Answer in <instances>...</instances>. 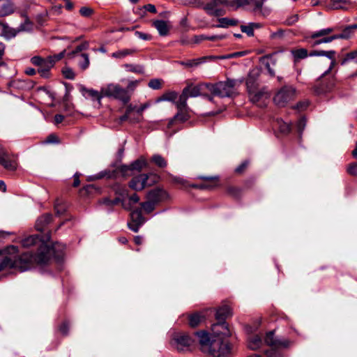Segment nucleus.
I'll return each mask as SVG.
<instances>
[{
  "mask_svg": "<svg viewBox=\"0 0 357 357\" xmlns=\"http://www.w3.org/2000/svg\"><path fill=\"white\" fill-rule=\"evenodd\" d=\"M65 246L59 243H55L52 248L40 243L38 251L36 255L30 252H24L20 256H14L17 252V247L11 245L8 248L9 255L4 257L0 261V271L5 269L15 268L20 272L29 270L33 262L45 265L48 264L52 257L59 261L63 256Z\"/></svg>",
  "mask_w": 357,
  "mask_h": 357,
  "instance_id": "obj_1",
  "label": "nucleus"
},
{
  "mask_svg": "<svg viewBox=\"0 0 357 357\" xmlns=\"http://www.w3.org/2000/svg\"><path fill=\"white\" fill-rule=\"evenodd\" d=\"M264 344L270 347V349L265 351L267 357H281L280 349L289 347L291 342L287 339L275 337L273 331L266 333L264 341L257 335H251L248 339V346L252 350L260 349Z\"/></svg>",
  "mask_w": 357,
  "mask_h": 357,
  "instance_id": "obj_2",
  "label": "nucleus"
},
{
  "mask_svg": "<svg viewBox=\"0 0 357 357\" xmlns=\"http://www.w3.org/2000/svg\"><path fill=\"white\" fill-rule=\"evenodd\" d=\"M241 82V81H239V83ZM238 84V80L230 79L215 84L209 83V92L213 96L220 98L234 97L237 93L236 86Z\"/></svg>",
  "mask_w": 357,
  "mask_h": 357,
  "instance_id": "obj_3",
  "label": "nucleus"
},
{
  "mask_svg": "<svg viewBox=\"0 0 357 357\" xmlns=\"http://www.w3.org/2000/svg\"><path fill=\"white\" fill-rule=\"evenodd\" d=\"M102 93L105 97L113 98L127 104L130 100V94L128 90L117 84H109L102 86Z\"/></svg>",
  "mask_w": 357,
  "mask_h": 357,
  "instance_id": "obj_4",
  "label": "nucleus"
},
{
  "mask_svg": "<svg viewBox=\"0 0 357 357\" xmlns=\"http://www.w3.org/2000/svg\"><path fill=\"white\" fill-rule=\"evenodd\" d=\"M213 334L215 335V339L213 340L208 354L214 357L227 356L231 351V347L227 341L223 340L222 336L224 335L221 333V331H216V333L213 332Z\"/></svg>",
  "mask_w": 357,
  "mask_h": 357,
  "instance_id": "obj_5",
  "label": "nucleus"
},
{
  "mask_svg": "<svg viewBox=\"0 0 357 357\" xmlns=\"http://www.w3.org/2000/svg\"><path fill=\"white\" fill-rule=\"evenodd\" d=\"M194 339L188 334L183 332H175L172 335L170 344L178 351H185L191 349Z\"/></svg>",
  "mask_w": 357,
  "mask_h": 357,
  "instance_id": "obj_6",
  "label": "nucleus"
},
{
  "mask_svg": "<svg viewBox=\"0 0 357 357\" xmlns=\"http://www.w3.org/2000/svg\"><path fill=\"white\" fill-rule=\"evenodd\" d=\"M231 314V308L229 306L224 305L219 307L215 313V317L218 323L212 326V331L216 333V331H221L223 335H229V331L225 320Z\"/></svg>",
  "mask_w": 357,
  "mask_h": 357,
  "instance_id": "obj_7",
  "label": "nucleus"
},
{
  "mask_svg": "<svg viewBox=\"0 0 357 357\" xmlns=\"http://www.w3.org/2000/svg\"><path fill=\"white\" fill-rule=\"evenodd\" d=\"M158 178L155 174H139L131 179L129 182V187L136 191L142 190L144 188L157 183Z\"/></svg>",
  "mask_w": 357,
  "mask_h": 357,
  "instance_id": "obj_8",
  "label": "nucleus"
},
{
  "mask_svg": "<svg viewBox=\"0 0 357 357\" xmlns=\"http://www.w3.org/2000/svg\"><path fill=\"white\" fill-rule=\"evenodd\" d=\"M296 96V89L291 86L282 87L275 95L273 101L279 107H284L294 100Z\"/></svg>",
  "mask_w": 357,
  "mask_h": 357,
  "instance_id": "obj_9",
  "label": "nucleus"
},
{
  "mask_svg": "<svg viewBox=\"0 0 357 357\" xmlns=\"http://www.w3.org/2000/svg\"><path fill=\"white\" fill-rule=\"evenodd\" d=\"M32 64L38 67V71L43 77L47 78L50 76V71L54 66L53 57L43 59L39 56H35L31 59Z\"/></svg>",
  "mask_w": 357,
  "mask_h": 357,
  "instance_id": "obj_10",
  "label": "nucleus"
},
{
  "mask_svg": "<svg viewBox=\"0 0 357 357\" xmlns=\"http://www.w3.org/2000/svg\"><path fill=\"white\" fill-rule=\"evenodd\" d=\"M333 28L328 27L312 32L310 38L312 39H316L314 41L312 46H317L322 43H329L335 40L334 35L329 36L332 32H333Z\"/></svg>",
  "mask_w": 357,
  "mask_h": 357,
  "instance_id": "obj_11",
  "label": "nucleus"
},
{
  "mask_svg": "<svg viewBox=\"0 0 357 357\" xmlns=\"http://www.w3.org/2000/svg\"><path fill=\"white\" fill-rule=\"evenodd\" d=\"M197 6H204V9L210 15H221L220 10L217 7L227 3L226 0H195Z\"/></svg>",
  "mask_w": 357,
  "mask_h": 357,
  "instance_id": "obj_12",
  "label": "nucleus"
},
{
  "mask_svg": "<svg viewBox=\"0 0 357 357\" xmlns=\"http://www.w3.org/2000/svg\"><path fill=\"white\" fill-rule=\"evenodd\" d=\"M249 98L253 103L262 106L264 102L270 98V94L266 87H257L254 90L248 91Z\"/></svg>",
  "mask_w": 357,
  "mask_h": 357,
  "instance_id": "obj_13",
  "label": "nucleus"
},
{
  "mask_svg": "<svg viewBox=\"0 0 357 357\" xmlns=\"http://www.w3.org/2000/svg\"><path fill=\"white\" fill-rule=\"evenodd\" d=\"M79 90L86 99H89L93 102H96L98 107L101 106V100L103 97H105L102 93V87H101L100 91H98L93 89H88L83 85H80Z\"/></svg>",
  "mask_w": 357,
  "mask_h": 357,
  "instance_id": "obj_14",
  "label": "nucleus"
},
{
  "mask_svg": "<svg viewBox=\"0 0 357 357\" xmlns=\"http://www.w3.org/2000/svg\"><path fill=\"white\" fill-rule=\"evenodd\" d=\"M0 165L9 171H14L17 167L16 158L9 155L1 145H0Z\"/></svg>",
  "mask_w": 357,
  "mask_h": 357,
  "instance_id": "obj_15",
  "label": "nucleus"
},
{
  "mask_svg": "<svg viewBox=\"0 0 357 357\" xmlns=\"http://www.w3.org/2000/svg\"><path fill=\"white\" fill-rule=\"evenodd\" d=\"M144 222L145 219L142 215V209L136 208L130 213V221L128 223V226L132 231L137 232Z\"/></svg>",
  "mask_w": 357,
  "mask_h": 357,
  "instance_id": "obj_16",
  "label": "nucleus"
},
{
  "mask_svg": "<svg viewBox=\"0 0 357 357\" xmlns=\"http://www.w3.org/2000/svg\"><path fill=\"white\" fill-rule=\"evenodd\" d=\"M195 335L198 339L202 350L205 353H208L212 343L213 342V340L215 339V335H214L213 333L209 335L205 331L197 332Z\"/></svg>",
  "mask_w": 357,
  "mask_h": 357,
  "instance_id": "obj_17",
  "label": "nucleus"
},
{
  "mask_svg": "<svg viewBox=\"0 0 357 357\" xmlns=\"http://www.w3.org/2000/svg\"><path fill=\"white\" fill-rule=\"evenodd\" d=\"M267 0H255L250 5L247 10L254 13L256 15H260L264 17L268 15L272 8L269 6H265L264 3Z\"/></svg>",
  "mask_w": 357,
  "mask_h": 357,
  "instance_id": "obj_18",
  "label": "nucleus"
},
{
  "mask_svg": "<svg viewBox=\"0 0 357 357\" xmlns=\"http://www.w3.org/2000/svg\"><path fill=\"white\" fill-rule=\"evenodd\" d=\"M183 89H188L187 91V95H188V98L197 97L199 96L202 95L206 90L209 91V83L203 82L196 86L190 84L184 88Z\"/></svg>",
  "mask_w": 357,
  "mask_h": 357,
  "instance_id": "obj_19",
  "label": "nucleus"
},
{
  "mask_svg": "<svg viewBox=\"0 0 357 357\" xmlns=\"http://www.w3.org/2000/svg\"><path fill=\"white\" fill-rule=\"evenodd\" d=\"M147 199L157 204L168 197L167 192L161 188H155L149 191L147 194Z\"/></svg>",
  "mask_w": 357,
  "mask_h": 357,
  "instance_id": "obj_20",
  "label": "nucleus"
},
{
  "mask_svg": "<svg viewBox=\"0 0 357 357\" xmlns=\"http://www.w3.org/2000/svg\"><path fill=\"white\" fill-rule=\"evenodd\" d=\"M15 10V6L12 0H0V17L9 16Z\"/></svg>",
  "mask_w": 357,
  "mask_h": 357,
  "instance_id": "obj_21",
  "label": "nucleus"
},
{
  "mask_svg": "<svg viewBox=\"0 0 357 357\" xmlns=\"http://www.w3.org/2000/svg\"><path fill=\"white\" fill-rule=\"evenodd\" d=\"M259 76V70L258 69H252L250 71L246 79V86L248 91L254 90L259 87L258 78Z\"/></svg>",
  "mask_w": 357,
  "mask_h": 357,
  "instance_id": "obj_22",
  "label": "nucleus"
},
{
  "mask_svg": "<svg viewBox=\"0 0 357 357\" xmlns=\"http://www.w3.org/2000/svg\"><path fill=\"white\" fill-rule=\"evenodd\" d=\"M318 53H319V56H326L331 60V63H330L329 68L321 75V77H323L326 76L327 74H328L332 70V69L335 67V66L336 65V61H335V52L334 50H330V51L318 50Z\"/></svg>",
  "mask_w": 357,
  "mask_h": 357,
  "instance_id": "obj_23",
  "label": "nucleus"
},
{
  "mask_svg": "<svg viewBox=\"0 0 357 357\" xmlns=\"http://www.w3.org/2000/svg\"><path fill=\"white\" fill-rule=\"evenodd\" d=\"M17 34L15 29L11 28L8 24L0 20V36L7 39L12 38Z\"/></svg>",
  "mask_w": 357,
  "mask_h": 357,
  "instance_id": "obj_24",
  "label": "nucleus"
},
{
  "mask_svg": "<svg viewBox=\"0 0 357 357\" xmlns=\"http://www.w3.org/2000/svg\"><path fill=\"white\" fill-rule=\"evenodd\" d=\"M153 26L158 30L161 36H166L168 35L170 26L168 22L164 20H155L153 22Z\"/></svg>",
  "mask_w": 357,
  "mask_h": 357,
  "instance_id": "obj_25",
  "label": "nucleus"
},
{
  "mask_svg": "<svg viewBox=\"0 0 357 357\" xmlns=\"http://www.w3.org/2000/svg\"><path fill=\"white\" fill-rule=\"evenodd\" d=\"M189 118L190 116L188 114V109L178 110L176 114L169 120L168 127H171L173 125V123L176 121L183 123L188 121Z\"/></svg>",
  "mask_w": 357,
  "mask_h": 357,
  "instance_id": "obj_26",
  "label": "nucleus"
},
{
  "mask_svg": "<svg viewBox=\"0 0 357 357\" xmlns=\"http://www.w3.org/2000/svg\"><path fill=\"white\" fill-rule=\"evenodd\" d=\"M333 86V80L330 81L329 83L326 84H323L321 82H319L314 85L313 90L317 95H321L331 91Z\"/></svg>",
  "mask_w": 357,
  "mask_h": 357,
  "instance_id": "obj_27",
  "label": "nucleus"
},
{
  "mask_svg": "<svg viewBox=\"0 0 357 357\" xmlns=\"http://www.w3.org/2000/svg\"><path fill=\"white\" fill-rule=\"evenodd\" d=\"M214 57L213 56H202L197 59L183 61L180 62V64L185 67H197V66L206 62L207 60L212 59Z\"/></svg>",
  "mask_w": 357,
  "mask_h": 357,
  "instance_id": "obj_28",
  "label": "nucleus"
},
{
  "mask_svg": "<svg viewBox=\"0 0 357 357\" xmlns=\"http://www.w3.org/2000/svg\"><path fill=\"white\" fill-rule=\"evenodd\" d=\"M52 215L51 214L47 213L42 215L37 220L36 222V229L38 231H43L45 227L52 221Z\"/></svg>",
  "mask_w": 357,
  "mask_h": 357,
  "instance_id": "obj_29",
  "label": "nucleus"
},
{
  "mask_svg": "<svg viewBox=\"0 0 357 357\" xmlns=\"http://www.w3.org/2000/svg\"><path fill=\"white\" fill-rule=\"evenodd\" d=\"M261 27L260 24L255 23V22H250L248 24H242L241 25V31L243 33H245L248 35L249 37L254 36V30L255 29H259Z\"/></svg>",
  "mask_w": 357,
  "mask_h": 357,
  "instance_id": "obj_30",
  "label": "nucleus"
},
{
  "mask_svg": "<svg viewBox=\"0 0 357 357\" xmlns=\"http://www.w3.org/2000/svg\"><path fill=\"white\" fill-rule=\"evenodd\" d=\"M188 90V89H183L182 93L178 98V100L175 102L178 110L188 109L187 105V100L188 98V95H187Z\"/></svg>",
  "mask_w": 357,
  "mask_h": 357,
  "instance_id": "obj_31",
  "label": "nucleus"
},
{
  "mask_svg": "<svg viewBox=\"0 0 357 357\" xmlns=\"http://www.w3.org/2000/svg\"><path fill=\"white\" fill-rule=\"evenodd\" d=\"M356 24L351 25L347 26L341 33L340 34H334L336 39H348L351 37L354 33V30L357 29L356 27Z\"/></svg>",
  "mask_w": 357,
  "mask_h": 357,
  "instance_id": "obj_32",
  "label": "nucleus"
},
{
  "mask_svg": "<svg viewBox=\"0 0 357 357\" xmlns=\"http://www.w3.org/2000/svg\"><path fill=\"white\" fill-rule=\"evenodd\" d=\"M202 178L205 181V183L199 185H196V187L201 189H206L213 188L218 185V177L203 176Z\"/></svg>",
  "mask_w": 357,
  "mask_h": 357,
  "instance_id": "obj_33",
  "label": "nucleus"
},
{
  "mask_svg": "<svg viewBox=\"0 0 357 357\" xmlns=\"http://www.w3.org/2000/svg\"><path fill=\"white\" fill-rule=\"evenodd\" d=\"M261 61L265 65V66L268 72V74L271 77H274L275 73V71L273 70V69L271 68V64H272L273 66L275 65V59H273L272 58V56H265L261 59Z\"/></svg>",
  "mask_w": 357,
  "mask_h": 357,
  "instance_id": "obj_34",
  "label": "nucleus"
},
{
  "mask_svg": "<svg viewBox=\"0 0 357 357\" xmlns=\"http://www.w3.org/2000/svg\"><path fill=\"white\" fill-rule=\"evenodd\" d=\"M255 0H233L230 2L229 6L234 9H238L241 7L247 9Z\"/></svg>",
  "mask_w": 357,
  "mask_h": 357,
  "instance_id": "obj_35",
  "label": "nucleus"
},
{
  "mask_svg": "<svg viewBox=\"0 0 357 357\" xmlns=\"http://www.w3.org/2000/svg\"><path fill=\"white\" fill-rule=\"evenodd\" d=\"M220 24L217 27L227 28L230 26H236L238 24V20L236 19H230L228 17H222L218 20Z\"/></svg>",
  "mask_w": 357,
  "mask_h": 357,
  "instance_id": "obj_36",
  "label": "nucleus"
},
{
  "mask_svg": "<svg viewBox=\"0 0 357 357\" xmlns=\"http://www.w3.org/2000/svg\"><path fill=\"white\" fill-rule=\"evenodd\" d=\"M40 242V238L38 235L29 236L22 241V245L24 248H29L32 245H36Z\"/></svg>",
  "mask_w": 357,
  "mask_h": 357,
  "instance_id": "obj_37",
  "label": "nucleus"
},
{
  "mask_svg": "<svg viewBox=\"0 0 357 357\" xmlns=\"http://www.w3.org/2000/svg\"><path fill=\"white\" fill-rule=\"evenodd\" d=\"M275 126L278 127L280 132L283 134H287L291 130V125L282 119H278L275 121Z\"/></svg>",
  "mask_w": 357,
  "mask_h": 357,
  "instance_id": "obj_38",
  "label": "nucleus"
},
{
  "mask_svg": "<svg viewBox=\"0 0 357 357\" xmlns=\"http://www.w3.org/2000/svg\"><path fill=\"white\" fill-rule=\"evenodd\" d=\"M23 17H24V22L22 23L17 29H15V30L17 31V33L22 31H29L32 29L33 24L29 20V19L27 17V16L24 15L22 14Z\"/></svg>",
  "mask_w": 357,
  "mask_h": 357,
  "instance_id": "obj_39",
  "label": "nucleus"
},
{
  "mask_svg": "<svg viewBox=\"0 0 357 357\" xmlns=\"http://www.w3.org/2000/svg\"><path fill=\"white\" fill-rule=\"evenodd\" d=\"M177 93L175 91H168L165 93L161 97L156 100V102H159L160 101H170L174 102L177 98Z\"/></svg>",
  "mask_w": 357,
  "mask_h": 357,
  "instance_id": "obj_40",
  "label": "nucleus"
},
{
  "mask_svg": "<svg viewBox=\"0 0 357 357\" xmlns=\"http://www.w3.org/2000/svg\"><path fill=\"white\" fill-rule=\"evenodd\" d=\"M291 54L295 60L303 59L308 56L307 50L304 48L294 50L291 51Z\"/></svg>",
  "mask_w": 357,
  "mask_h": 357,
  "instance_id": "obj_41",
  "label": "nucleus"
},
{
  "mask_svg": "<svg viewBox=\"0 0 357 357\" xmlns=\"http://www.w3.org/2000/svg\"><path fill=\"white\" fill-rule=\"evenodd\" d=\"M135 52V50L130 49H124L118 50L112 54V56L116 59H123L128 55H130Z\"/></svg>",
  "mask_w": 357,
  "mask_h": 357,
  "instance_id": "obj_42",
  "label": "nucleus"
},
{
  "mask_svg": "<svg viewBox=\"0 0 357 357\" xmlns=\"http://www.w3.org/2000/svg\"><path fill=\"white\" fill-rule=\"evenodd\" d=\"M351 61H354L357 63V50L346 54L344 58L341 61V65L344 66Z\"/></svg>",
  "mask_w": 357,
  "mask_h": 357,
  "instance_id": "obj_43",
  "label": "nucleus"
},
{
  "mask_svg": "<svg viewBox=\"0 0 357 357\" xmlns=\"http://www.w3.org/2000/svg\"><path fill=\"white\" fill-rule=\"evenodd\" d=\"M146 165V160L144 158H140L139 160H137L134 161L130 166V169L132 170H137L140 171L143 169L144 167H145Z\"/></svg>",
  "mask_w": 357,
  "mask_h": 357,
  "instance_id": "obj_44",
  "label": "nucleus"
},
{
  "mask_svg": "<svg viewBox=\"0 0 357 357\" xmlns=\"http://www.w3.org/2000/svg\"><path fill=\"white\" fill-rule=\"evenodd\" d=\"M139 201V197L137 194H133L129 197V202L127 204L124 201L122 202L123 207L126 210H131V204H136Z\"/></svg>",
  "mask_w": 357,
  "mask_h": 357,
  "instance_id": "obj_45",
  "label": "nucleus"
},
{
  "mask_svg": "<svg viewBox=\"0 0 357 357\" xmlns=\"http://www.w3.org/2000/svg\"><path fill=\"white\" fill-rule=\"evenodd\" d=\"M124 67L126 69V70L129 72H132L139 74L144 73V68L139 65L125 64Z\"/></svg>",
  "mask_w": 357,
  "mask_h": 357,
  "instance_id": "obj_46",
  "label": "nucleus"
},
{
  "mask_svg": "<svg viewBox=\"0 0 357 357\" xmlns=\"http://www.w3.org/2000/svg\"><path fill=\"white\" fill-rule=\"evenodd\" d=\"M202 321V316L199 313H195L190 316L189 324L192 327L197 326Z\"/></svg>",
  "mask_w": 357,
  "mask_h": 357,
  "instance_id": "obj_47",
  "label": "nucleus"
},
{
  "mask_svg": "<svg viewBox=\"0 0 357 357\" xmlns=\"http://www.w3.org/2000/svg\"><path fill=\"white\" fill-rule=\"evenodd\" d=\"M151 161L159 167H165L167 166V162L160 155H154L151 158Z\"/></svg>",
  "mask_w": 357,
  "mask_h": 357,
  "instance_id": "obj_48",
  "label": "nucleus"
},
{
  "mask_svg": "<svg viewBox=\"0 0 357 357\" xmlns=\"http://www.w3.org/2000/svg\"><path fill=\"white\" fill-rule=\"evenodd\" d=\"M155 204H156L148 199L147 202L141 203V206L146 213H149L155 209Z\"/></svg>",
  "mask_w": 357,
  "mask_h": 357,
  "instance_id": "obj_49",
  "label": "nucleus"
},
{
  "mask_svg": "<svg viewBox=\"0 0 357 357\" xmlns=\"http://www.w3.org/2000/svg\"><path fill=\"white\" fill-rule=\"evenodd\" d=\"M88 43H84L78 45L75 50L68 54L69 58H73L76 54L81 52L82 50H86L88 47Z\"/></svg>",
  "mask_w": 357,
  "mask_h": 357,
  "instance_id": "obj_50",
  "label": "nucleus"
},
{
  "mask_svg": "<svg viewBox=\"0 0 357 357\" xmlns=\"http://www.w3.org/2000/svg\"><path fill=\"white\" fill-rule=\"evenodd\" d=\"M162 82V79H152L149 81L148 86L153 89L157 90L161 88Z\"/></svg>",
  "mask_w": 357,
  "mask_h": 357,
  "instance_id": "obj_51",
  "label": "nucleus"
},
{
  "mask_svg": "<svg viewBox=\"0 0 357 357\" xmlns=\"http://www.w3.org/2000/svg\"><path fill=\"white\" fill-rule=\"evenodd\" d=\"M63 76L68 79H73L75 77L74 71L70 68H64L62 70Z\"/></svg>",
  "mask_w": 357,
  "mask_h": 357,
  "instance_id": "obj_52",
  "label": "nucleus"
},
{
  "mask_svg": "<svg viewBox=\"0 0 357 357\" xmlns=\"http://www.w3.org/2000/svg\"><path fill=\"white\" fill-rule=\"evenodd\" d=\"M138 83H139V81H137V80L130 81L127 87L126 88V90H128V94H130V97L132 96L133 91L135 90L136 87L137 86Z\"/></svg>",
  "mask_w": 357,
  "mask_h": 357,
  "instance_id": "obj_53",
  "label": "nucleus"
},
{
  "mask_svg": "<svg viewBox=\"0 0 357 357\" xmlns=\"http://www.w3.org/2000/svg\"><path fill=\"white\" fill-rule=\"evenodd\" d=\"M83 61L79 62V66L82 70H86L89 66V59L86 54H82Z\"/></svg>",
  "mask_w": 357,
  "mask_h": 357,
  "instance_id": "obj_54",
  "label": "nucleus"
},
{
  "mask_svg": "<svg viewBox=\"0 0 357 357\" xmlns=\"http://www.w3.org/2000/svg\"><path fill=\"white\" fill-rule=\"evenodd\" d=\"M305 125H306V120L305 118H303V117L301 118L298 121L297 124H296V128H297L298 132L300 135L302 133V132L305 129Z\"/></svg>",
  "mask_w": 357,
  "mask_h": 357,
  "instance_id": "obj_55",
  "label": "nucleus"
},
{
  "mask_svg": "<svg viewBox=\"0 0 357 357\" xmlns=\"http://www.w3.org/2000/svg\"><path fill=\"white\" fill-rule=\"evenodd\" d=\"M93 13V10L89 7L84 6L82 7L79 10V13L83 17H90Z\"/></svg>",
  "mask_w": 357,
  "mask_h": 357,
  "instance_id": "obj_56",
  "label": "nucleus"
},
{
  "mask_svg": "<svg viewBox=\"0 0 357 357\" xmlns=\"http://www.w3.org/2000/svg\"><path fill=\"white\" fill-rule=\"evenodd\" d=\"M299 15L298 14H294L289 16L285 21V24L288 26H291L298 22Z\"/></svg>",
  "mask_w": 357,
  "mask_h": 357,
  "instance_id": "obj_57",
  "label": "nucleus"
},
{
  "mask_svg": "<svg viewBox=\"0 0 357 357\" xmlns=\"http://www.w3.org/2000/svg\"><path fill=\"white\" fill-rule=\"evenodd\" d=\"M152 103L151 101H148L143 105H142L139 107L137 108L136 113L139 114V116H142L143 112L150 107L151 106Z\"/></svg>",
  "mask_w": 357,
  "mask_h": 357,
  "instance_id": "obj_58",
  "label": "nucleus"
},
{
  "mask_svg": "<svg viewBox=\"0 0 357 357\" xmlns=\"http://www.w3.org/2000/svg\"><path fill=\"white\" fill-rule=\"evenodd\" d=\"M204 40H206V35H204V34L196 35V36H194L193 38H192V44H198Z\"/></svg>",
  "mask_w": 357,
  "mask_h": 357,
  "instance_id": "obj_59",
  "label": "nucleus"
},
{
  "mask_svg": "<svg viewBox=\"0 0 357 357\" xmlns=\"http://www.w3.org/2000/svg\"><path fill=\"white\" fill-rule=\"evenodd\" d=\"M347 172L351 175L357 176V163L351 164L347 168Z\"/></svg>",
  "mask_w": 357,
  "mask_h": 357,
  "instance_id": "obj_60",
  "label": "nucleus"
},
{
  "mask_svg": "<svg viewBox=\"0 0 357 357\" xmlns=\"http://www.w3.org/2000/svg\"><path fill=\"white\" fill-rule=\"evenodd\" d=\"M332 8L333 9L343 8L342 4L344 3L342 0H331Z\"/></svg>",
  "mask_w": 357,
  "mask_h": 357,
  "instance_id": "obj_61",
  "label": "nucleus"
},
{
  "mask_svg": "<svg viewBox=\"0 0 357 357\" xmlns=\"http://www.w3.org/2000/svg\"><path fill=\"white\" fill-rule=\"evenodd\" d=\"M120 202L119 198L114 199V200H110L108 198H105L102 199V204L109 206H113L117 204Z\"/></svg>",
  "mask_w": 357,
  "mask_h": 357,
  "instance_id": "obj_62",
  "label": "nucleus"
},
{
  "mask_svg": "<svg viewBox=\"0 0 357 357\" xmlns=\"http://www.w3.org/2000/svg\"><path fill=\"white\" fill-rule=\"evenodd\" d=\"M135 35L139 38L144 40H150L151 38V36L149 34H147V33H142V32H140V31H136L135 32Z\"/></svg>",
  "mask_w": 357,
  "mask_h": 357,
  "instance_id": "obj_63",
  "label": "nucleus"
},
{
  "mask_svg": "<svg viewBox=\"0 0 357 357\" xmlns=\"http://www.w3.org/2000/svg\"><path fill=\"white\" fill-rule=\"evenodd\" d=\"M248 165V162L244 161L243 162H242L239 166H238L236 168V169H235L236 172L239 173V174L242 173L246 169Z\"/></svg>",
  "mask_w": 357,
  "mask_h": 357,
  "instance_id": "obj_64",
  "label": "nucleus"
}]
</instances>
